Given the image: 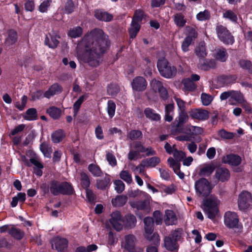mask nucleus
I'll use <instances>...</instances> for the list:
<instances>
[{"label": "nucleus", "mask_w": 252, "mask_h": 252, "mask_svg": "<svg viewBox=\"0 0 252 252\" xmlns=\"http://www.w3.org/2000/svg\"><path fill=\"white\" fill-rule=\"evenodd\" d=\"M109 45L107 36L100 29L87 33L78 43L75 56L78 60L97 67L102 61L101 55Z\"/></svg>", "instance_id": "1"}, {"label": "nucleus", "mask_w": 252, "mask_h": 252, "mask_svg": "<svg viewBox=\"0 0 252 252\" xmlns=\"http://www.w3.org/2000/svg\"><path fill=\"white\" fill-rule=\"evenodd\" d=\"M150 89L148 93V97L149 99L156 100L158 98L157 93L163 99L168 98V94L166 89L163 86L161 82L155 78L152 79L150 82Z\"/></svg>", "instance_id": "2"}, {"label": "nucleus", "mask_w": 252, "mask_h": 252, "mask_svg": "<svg viewBox=\"0 0 252 252\" xmlns=\"http://www.w3.org/2000/svg\"><path fill=\"white\" fill-rule=\"evenodd\" d=\"M220 204V201L214 195L204 200L203 209L208 218L213 220L218 216Z\"/></svg>", "instance_id": "3"}, {"label": "nucleus", "mask_w": 252, "mask_h": 252, "mask_svg": "<svg viewBox=\"0 0 252 252\" xmlns=\"http://www.w3.org/2000/svg\"><path fill=\"white\" fill-rule=\"evenodd\" d=\"M144 236L149 241L152 242L155 245H159L160 239L158 234L153 233L154 220L151 217H146L144 220Z\"/></svg>", "instance_id": "4"}, {"label": "nucleus", "mask_w": 252, "mask_h": 252, "mask_svg": "<svg viewBox=\"0 0 252 252\" xmlns=\"http://www.w3.org/2000/svg\"><path fill=\"white\" fill-rule=\"evenodd\" d=\"M194 188L197 196L205 197L211 192L213 186L206 179L202 178L195 182Z\"/></svg>", "instance_id": "5"}, {"label": "nucleus", "mask_w": 252, "mask_h": 252, "mask_svg": "<svg viewBox=\"0 0 252 252\" xmlns=\"http://www.w3.org/2000/svg\"><path fill=\"white\" fill-rule=\"evenodd\" d=\"M157 67L161 75L166 78H172L177 72L176 67L169 64L168 61L165 59H162L158 61Z\"/></svg>", "instance_id": "6"}, {"label": "nucleus", "mask_w": 252, "mask_h": 252, "mask_svg": "<svg viewBox=\"0 0 252 252\" xmlns=\"http://www.w3.org/2000/svg\"><path fill=\"white\" fill-rule=\"evenodd\" d=\"M50 189L54 195L59 193L70 194L73 192L72 187L66 182L60 183L57 181H53L51 183Z\"/></svg>", "instance_id": "7"}, {"label": "nucleus", "mask_w": 252, "mask_h": 252, "mask_svg": "<svg viewBox=\"0 0 252 252\" xmlns=\"http://www.w3.org/2000/svg\"><path fill=\"white\" fill-rule=\"evenodd\" d=\"M238 207L240 210H245L252 205V196L247 191H242L239 195Z\"/></svg>", "instance_id": "8"}, {"label": "nucleus", "mask_w": 252, "mask_h": 252, "mask_svg": "<svg viewBox=\"0 0 252 252\" xmlns=\"http://www.w3.org/2000/svg\"><path fill=\"white\" fill-rule=\"evenodd\" d=\"M216 30L219 39L224 43L232 44L233 43V37L225 27L219 25L217 27Z\"/></svg>", "instance_id": "9"}, {"label": "nucleus", "mask_w": 252, "mask_h": 252, "mask_svg": "<svg viewBox=\"0 0 252 252\" xmlns=\"http://www.w3.org/2000/svg\"><path fill=\"white\" fill-rule=\"evenodd\" d=\"M224 222L225 225L230 228H238L239 227L238 217L234 212L230 211L226 212L224 216Z\"/></svg>", "instance_id": "10"}, {"label": "nucleus", "mask_w": 252, "mask_h": 252, "mask_svg": "<svg viewBox=\"0 0 252 252\" xmlns=\"http://www.w3.org/2000/svg\"><path fill=\"white\" fill-rule=\"evenodd\" d=\"M189 114L191 118L200 121H205L209 117L210 113L208 111L200 108L193 109L189 111Z\"/></svg>", "instance_id": "11"}, {"label": "nucleus", "mask_w": 252, "mask_h": 252, "mask_svg": "<svg viewBox=\"0 0 252 252\" xmlns=\"http://www.w3.org/2000/svg\"><path fill=\"white\" fill-rule=\"evenodd\" d=\"M135 238L133 235H128L125 237L123 245L126 249L130 252H141L142 250L135 247Z\"/></svg>", "instance_id": "12"}, {"label": "nucleus", "mask_w": 252, "mask_h": 252, "mask_svg": "<svg viewBox=\"0 0 252 252\" xmlns=\"http://www.w3.org/2000/svg\"><path fill=\"white\" fill-rule=\"evenodd\" d=\"M131 85L133 90L137 92H142L146 89L147 83L144 77L137 76L133 79Z\"/></svg>", "instance_id": "13"}, {"label": "nucleus", "mask_w": 252, "mask_h": 252, "mask_svg": "<svg viewBox=\"0 0 252 252\" xmlns=\"http://www.w3.org/2000/svg\"><path fill=\"white\" fill-rule=\"evenodd\" d=\"M110 222L117 231H120L123 228V220L119 212L116 211L112 213Z\"/></svg>", "instance_id": "14"}, {"label": "nucleus", "mask_w": 252, "mask_h": 252, "mask_svg": "<svg viewBox=\"0 0 252 252\" xmlns=\"http://www.w3.org/2000/svg\"><path fill=\"white\" fill-rule=\"evenodd\" d=\"M58 33L55 31H51L46 35L45 39V43L51 48L57 47L59 44Z\"/></svg>", "instance_id": "15"}, {"label": "nucleus", "mask_w": 252, "mask_h": 252, "mask_svg": "<svg viewBox=\"0 0 252 252\" xmlns=\"http://www.w3.org/2000/svg\"><path fill=\"white\" fill-rule=\"evenodd\" d=\"M167 162L169 167L173 169L174 172L178 176L180 179L184 178V174L180 171V161L170 157L167 159Z\"/></svg>", "instance_id": "16"}, {"label": "nucleus", "mask_w": 252, "mask_h": 252, "mask_svg": "<svg viewBox=\"0 0 252 252\" xmlns=\"http://www.w3.org/2000/svg\"><path fill=\"white\" fill-rule=\"evenodd\" d=\"M183 132L190 135L192 140L195 136L201 134L203 132V130L201 127L187 125L184 127Z\"/></svg>", "instance_id": "17"}, {"label": "nucleus", "mask_w": 252, "mask_h": 252, "mask_svg": "<svg viewBox=\"0 0 252 252\" xmlns=\"http://www.w3.org/2000/svg\"><path fill=\"white\" fill-rule=\"evenodd\" d=\"M63 91L61 85L58 83H54L44 93V97L50 98L56 94H60Z\"/></svg>", "instance_id": "18"}, {"label": "nucleus", "mask_w": 252, "mask_h": 252, "mask_svg": "<svg viewBox=\"0 0 252 252\" xmlns=\"http://www.w3.org/2000/svg\"><path fill=\"white\" fill-rule=\"evenodd\" d=\"M230 104L235 105L237 104H242L245 102L243 94L239 91L232 90Z\"/></svg>", "instance_id": "19"}, {"label": "nucleus", "mask_w": 252, "mask_h": 252, "mask_svg": "<svg viewBox=\"0 0 252 252\" xmlns=\"http://www.w3.org/2000/svg\"><path fill=\"white\" fill-rule=\"evenodd\" d=\"M222 161L225 163H228L233 166H237L241 162V158L237 155L229 154L224 156L222 158Z\"/></svg>", "instance_id": "20"}, {"label": "nucleus", "mask_w": 252, "mask_h": 252, "mask_svg": "<svg viewBox=\"0 0 252 252\" xmlns=\"http://www.w3.org/2000/svg\"><path fill=\"white\" fill-rule=\"evenodd\" d=\"M164 220L166 225H173L176 223L177 218L172 210H167L165 212Z\"/></svg>", "instance_id": "21"}, {"label": "nucleus", "mask_w": 252, "mask_h": 252, "mask_svg": "<svg viewBox=\"0 0 252 252\" xmlns=\"http://www.w3.org/2000/svg\"><path fill=\"white\" fill-rule=\"evenodd\" d=\"M215 176L219 180L224 182L229 179L230 174L228 169L220 167L216 170Z\"/></svg>", "instance_id": "22"}, {"label": "nucleus", "mask_w": 252, "mask_h": 252, "mask_svg": "<svg viewBox=\"0 0 252 252\" xmlns=\"http://www.w3.org/2000/svg\"><path fill=\"white\" fill-rule=\"evenodd\" d=\"M216 66L215 61L211 60H204L201 59L199 60L198 67L203 70H208L211 68H214Z\"/></svg>", "instance_id": "23"}, {"label": "nucleus", "mask_w": 252, "mask_h": 252, "mask_svg": "<svg viewBox=\"0 0 252 252\" xmlns=\"http://www.w3.org/2000/svg\"><path fill=\"white\" fill-rule=\"evenodd\" d=\"M68 242L65 238L56 237L53 240L52 247H55L58 251H62L67 246Z\"/></svg>", "instance_id": "24"}, {"label": "nucleus", "mask_w": 252, "mask_h": 252, "mask_svg": "<svg viewBox=\"0 0 252 252\" xmlns=\"http://www.w3.org/2000/svg\"><path fill=\"white\" fill-rule=\"evenodd\" d=\"M5 36L6 38L5 43L7 46L12 45L17 41V33L13 30L7 31L6 33Z\"/></svg>", "instance_id": "25"}, {"label": "nucleus", "mask_w": 252, "mask_h": 252, "mask_svg": "<svg viewBox=\"0 0 252 252\" xmlns=\"http://www.w3.org/2000/svg\"><path fill=\"white\" fill-rule=\"evenodd\" d=\"M174 105L173 104H168L165 106L164 119L166 121L170 122L173 120L174 114Z\"/></svg>", "instance_id": "26"}, {"label": "nucleus", "mask_w": 252, "mask_h": 252, "mask_svg": "<svg viewBox=\"0 0 252 252\" xmlns=\"http://www.w3.org/2000/svg\"><path fill=\"white\" fill-rule=\"evenodd\" d=\"M94 16L97 19L106 22L111 21L113 18L112 15L101 10H95Z\"/></svg>", "instance_id": "27"}, {"label": "nucleus", "mask_w": 252, "mask_h": 252, "mask_svg": "<svg viewBox=\"0 0 252 252\" xmlns=\"http://www.w3.org/2000/svg\"><path fill=\"white\" fill-rule=\"evenodd\" d=\"M215 169V166L213 164H207L203 165L199 172L200 176H208L211 175Z\"/></svg>", "instance_id": "28"}, {"label": "nucleus", "mask_w": 252, "mask_h": 252, "mask_svg": "<svg viewBox=\"0 0 252 252\" xmlns=\"http://www.w3.org/2000/svg\"><path fill=\"white\" fill-rule=\"evenodd\" d=\"M129 204L131 207L137 210H144L149 206V202L147 200L130 201Z\"/></svg>", "instance_id": "29"}, {"label": "nucleus", "mask_w": 252, "mask_h": 252, "mask_svg": "<svg viewBox=\"0 0 252 252\" xmlns=\"http://www.w3.org/2000/svg\"><path fill=\"white\" fill-rule=\"evenodd\" d=\"M127 198L126 195H118L112 199V204L114 206L120 207L124 205L127 202Z\"/></svg>", "instance_id": "30"}, {"label": "nucleus", "mask_w": 252, "mask_h": 252, "mask_svg": "<svg viewBox=\"0 0 252 252\" xmlns=\"http://www.w3.org/2000/svg\"><path fill=\"white\" fill-rule=\"evenodd\" d=\"M189 119V116L186 111L179 112V115L176 119L177 126H180L186 123Z\"/></svg>", "instance_id": "31"}, {"label": "nucleus", "mask_w": 252, "mask_h": 252, "mask_svg": "<svg viewBox=\"0 0 252 252\" xmlns=\"http://www.w3.org/2000/svg\"><path fill=\"white\" fill-rule=\"evenodd\" d=\"M65 134L63 130L60 129L54 132L51 136L52 141L55 143L60 142L65 137Z\"/></svg>", "instance_id": "32"}, {"label": "nucleus", "mask_w": 252, "mask_h": 252, "mask_svg": "<svg viewBox=\"0 0 252 252\" xmlns=\"http://www.w3.org/2000/svg\"><path fill=\"white\" fill-rule=\"evenodd\" d=\"M89 172L94 177H99L102 175V172L100 167L96 164L91 163L88 167Z\"/></svg>", "instance_id": "33"}, {"label": "nucleus", "mask_w": 252, "mask_h": 252, "mask_svg": "<svg viewBox=\"0 0 252 252\" xmlns=\"http://www.w3.org/2000/svg\"><path fill=\"white\" fill-rule=\"evenodd\" d=\"M214 57L217 60L223 62L226 60L228 55L224 49H220L216 51Z\"/></svg>", "instance_id": "34"}, {"label": "nucleus", "mask_w": 252, "mask_h": 252, "mask_svg": "<svg viewBox=\"0 0 252 252\" xmlns=\"http://www.w3.org/2000/svg\"><path fill=\"white\" fill-rule=\"evenodd\" d=\"M140 28V25L139 23L132 21L130 28L129 29V32L131 38H134L135 37Z\"/></svg>", "instance_id": "35"}, {"label": "nucleus", "mask_w": 252, "mask_h": 252, "mask_svg": "<svg viewBox=\"0 0 252 252\" xmlns=\"http://www.w3.org/2000/svg\"><path fill=\"white\" fill-rule=\"evenodd\" d=\"M144 113L146 117L151 120L158 121L160 118L159 114L156 113L154 110L150 108H147L145 109Z\"/></svg>", "instance_id": "36"}, {"label": "nucleus", "mask_w": 252, "mask_h": 252, "mask_svg": "<svg viewBox=\"0 0 252 252\" xmlns=\"http://www.w3.org/2000/svg\"><path fill=\"white\" fill-rule=\"evenodd\" d=\"M176 242L171 236L166 237L164 239V246L166 249L173 251L176 249Z\"/></svg>", "instance_id": "37"}, {"label": "nucleus", "mask_w": 252, "mask_h": 252, "mask_svg": "<svg viewBox=\"0 0 252 252\" xmlns=\"http://www.w3.org/2000/svg\"><path fill=\"white\" fill-rule=\"evenodd\" d=\"M83 33V29L81 27L78 26L71 28L68 32L69 36L72 38H77L80 36Z\"/></svg>", "instance_id": "38"}, {"label": "nucleus", "mask_w": 252, "mask_h": 252, "mask_svg": "<svg viewBox=\"0 0 252 252\" xmlns=\"http://www.w3.org/2000/svg\"><path fill=\"white\" fill-rule=\"evenodd\" d=\"M146 168L154 167L158 164L160 160L159 158L154 157L144 160Z\"/></svg>", "instance_id": "39"}, {"label": "nucleus", "mask_w": 252, "mask_h": 252, "mask_svg": "<svg viewBox=\"0 0 252 252\" xmlns=\"http://www.w3.org/2000/svg\"><path fill=\"white\" fill-rule=\"evenodd\" d=\"M47 112L55 119H58L61 114V109L54 106L50 107L47 109Z\"/></svg>", "instance_id": "40"}, {"label": "nucleus", "mask_w": 252, "mask_h": 252, "mask_svg": "<svg viewBox=\"0 0 252 252\" xmlns=\"http://www.w3.org/2000/svg\"><path fill=\"white\" fill-rule=\"evenodd\" d=\"M40 150L47 158H50L52 152V149L49 144L46 143H43L40 145Z\"/></svg>", "instance_id": "41"}, {"label": "nucleus", "mask_w": 252, "mask_h": 252, "mask_svg": "<svg viewBox=\"0 0 252 252\" xmlns=\"http://www.w3.org/2000/svg\"><path fill=\"white\" fill-rule=\"evenodd\" d=\"M110 184V179L108 176L105 177L103 179L98 180L96 182L97 187L101 189H105Z\"/></svg>", "instance_id": "42"}, {"label": "nucleus", "mask_w": 252, "mask_h": 252, "mask_svg": "<svg viewBox=\"0 0 252 252\" xmlns=\"http://www.w3.org/2000/svg\"><path fill=\"white\" fill-rule=\"evenodd\" d=\"M88 97V94H85L81 95L77 100L74 103L73 105L74 113L76 115L78 110L80 109V106L83 102Z\"/></svg>", "instance_id": "43"}, {"label": "nucleus", "mask_w": 252, "mask_h": 252, "mask_svg": "<svg viewBox=\"0 0 252 252\" xmlns=\"http://www.w3.org/2000/svg\"><path fill=\"white\" fill-rule=\"evenodd\" d=\"M88 97V94H85L81 95L77 100L74 103L73 105L74 113L76 115L78 110L80 109V106L83 102Z\"/></svg>", "instance_id": "44"}, {"label": "nucleus", "mask_w": 252, "mask_h": 252, "mask_svg": "<svg viewBox=\"0 0 252 252\" xmlns=\"http://www.w3.org/2000/svg\"><path fill=\"white\" fill-rule=\"evenodd\" d=\"M120 177L127 184H130L132 182V176L127 170H122L120 173Z\"/></svg>", "instance_id": "45"}, {"label": "nucleus", "mask_w": 252, "mask_h": 252, "mask_svg": "<svg viewBox=\"0 0 252 252\" xmlns=\"http://www.w3.org/2000/svg\"><path fill=\"white\" fill-rule=\"evenodd\" d=\"M52 0H43L40 4L38 9L40 12H46L52 3Z\"/></svg>", "instance_id": "46"}, {"label": "nucleus", "mask_w": 252, "mask_h": 252, "mask_svg": "<svg viewBox=\"0 0 252 252\" xmlns=\"http://www.w3.org/2000/svg\"><path fill=\"white\" fill-rule=\"evenodd\" d=\"M174 20L175 24L179 27H183L186 23L184 17L180 14H177L174 16Z\"/></svg>", "instance_id": "47"}, {"label": "nucleus", "mask_w": 252, "mask_h": 252, "mask_svg": "<svg viewBox=\"0 0 252 252\" xmlns=\"http://www.w3.org/2000/svg\"><path fill=\"white\" fill-rule=\"evenodd\" d=\"M116 105L112 100H109L107 102V113L110 118H112L115 113Z\"/></svg>", "instance_id": "48"}, {"label": "nucleus", "mask_w": 252, "mask_h": 252, "mask_svg": "<svg viewBox=\"0 0 252 252\" xmlns=\"http://www.w3.org/2000/svg\"><path fill=\"white\" fill-rule=\"evenodd\" d=\"M183 230L182 228H178L172 231L170 236L176 241L180 240L183 236Z\"/></svg>", "instance_id": "49"}, {"label": "nucleus", "mask_w": 252, "mask_h": 252, "mask_svg": "<svg viewBox=\"0 0 252 252\" xmlns=\"http://www.w3.org/2000/svg\"><path fill=\"white\" fill-rule=\"evenodd\" d=\"M223 17L228 19L232 22H235L237 21V17L236 14L231 10H227L223 13Z\"/></svg>", "instance_id": "50"}, {"label": "nucleus", "mask_w": 252, "mask_h": 252, "mask_svg": "<svg viewBox=\"0 0 252 252\" xmlns=\"http://www.w3.org/2000/svg\"><path fill=\"white\" fill-rule=\"evenodd\" d=\"M80 180L82 187L87 189L89 187L90 184V180L86 173L84 172L80 173Z\"/></svg>", "instance_id": "51"}, {"label": "nucleus", "mask_w": 252, "mask_h": 252, "mask_svg": "<svg viewBox=\"0 0 252 252\" xmlns=\"http://www.w3.org/2000/svg\"><path fill=\"white\" fill-rule=\"evenodd\" d=\"M201 99L203 105L208 106L213 100V97L207 94L202 93L201 95Z\"/></svg>", "instance_id": "52"}, {"label": "nucleus", "mask_w": 252, "mask_h": 252, "mask_svg": "<svg viewBox=\"0 0 252 252\" xmlns=\"http://www.w3.org/2000/svg\"><path fill=\"white\" fill-rule=\"evenodd\" d=\"M144 16L145 15L143 10L137 9L134 12L132 21L140 23Z\"/></svg>", "instance_id": "53"}, {"label": "nucleus", "mask_w": 252, "mask_h": 252, "mask_svg": "<svg viewBox=\"0 0 252 252\" xmlns=\"http://www.w3.org/2000/svg\"><path fill=\"white\" fill-rule=\"evenodd\" d=\"M136 222L135 217L133 215H127L126 217V224L127 226L132 227L135 226Z\"/></svg>", "instance_id": "54"}, {"label": "nucleus", "mask_w": 252, "mask_h": 252, "mask_svg": "<svg viewBox=\"0 0 252 252\" xmlns=\"http://www.w3.org/2000/svg\"><path fill=\"white\" fill-rule=\"evenodd\" d=\"M36 110L34 108L29 109L26 112L25 118L29 121H32L36 119Z\"/></svg>", "instance_id": "55"}, {"label": "nucleus", "mask_w": 252, "mask_h": 252, "mask_svg": "<svg viewBox=\"0 0 252 252\" xmlns=\"http://www.w3.org/2000/svg\"><path fill=\"white\" fill-rule=\"evenodd\" d=\"M25 164L29 166L34 165L36 167L41 169L43 167L42 163L36 158H31L29 161H25Z\"/></svg>", "instance_id": "56"}, {"label": "nucleus", "mask_w": 252, "mask_h": 252, "mask_svg": "<svg viewBox=\"0 0 252 252\" xmlns=\"http://www.w3.org/2000/svg\"><path fill=\"white\" fill-rule=\"evenodd\" d=\"M185 89L187 90H193L195 88L194 83L189 78H186L182 81Z\"/></svg>", "instance_id": "57"}, {"label": "nucleus", "mask_w": 252, "mask_h": 252, "mask_svg": "<svg viewBox=\"0 0 252 252\" xmlns=\"http://www.w3.org/2000/svg\"><path fill=\"white\" fill-rule=\"evenodd\" d=\"M195 53L197 56L200 57H204L205 56H206L207 53L204 43L199 45L196 48Z\"/></svg>", "instance_id": "58"}, {"label": "nucleus", "mask_w": 252, "mask_h": 252, "mask_svg": "<svg viewBox=\"0 0 252 252\" xmlns=\"http://www.w3.org/2000/svg\"><path fill=\"white\" fill-rule=\"evenodd\" d=\"M114 184L115 189L118 193H121L124 190L125 185L121 180H117L114 182Z\"/></svg>", "instance_id": "59"}, {"label": "nucleus", "mask_w": 252, "mask_h": 252, "mask_svg": "<svg viewBox=\"0 0 252 252\" xmlns=\"http://www.w3.org/2000/svg\"><path fill=\"white\" fill-rule=\"evenodd\" d=\"M9 234L17 239H21L24 236L23 232L16 228L11 229Z\"/></svg>", "instance_id": "60"}, {"label": "nucleus", "mask_w": 252, "mask_h": 252, "mask_svg": "<svg viewBox=\"0 0 252 252\" xmlns=\"http://www.w3.org/2000/svg\"><path fill=\"white\" fill-rule=\"evenodd\" d=\"M219 136L223 139H230L234 137V134L232 132H227L224 129L220 130L218 132Z\"/></svg>", "instance_id": "61"}, {"label": "nucleus", "mask_w": 252, "mask_h": 252, "mask_svg": "<svg viewBox=\"0 0 252 252\" xmlns=\"http://www.w3.org/2000/svg\"><path fill=\"white\" fill-rule=\"evenodd\" d=\"M192 40L189 36H187L183 40L182 44V49L186 52L189 51V47L191 44Z\"/></svg>", "instance_id": "62"}, {"label": "nucleus", "mask_w": 252, "mask_h": 252, "mask_svg": "<svg viewBox=\"0 0 252 252\" xmlns=\"http://www.w3.org/2000/svg\"><path fill=\"white\" fill-rule=\"evenodd\" d=\"M172 155L174 157L175 159L181 161L185 157V153L181 151H178L177 149H174L173 150Z\"/></svg>", "instance_id": "63"}, {"label": "nucleus", "mask_w": 252, "mask_h": 252, "mask_svg": "<svg viewBox=\"0 0 252 252\" xmlns=\"http://www.w3.org/2000/svg\"><path fill=\"white\" fill-rule=\"evenodd\" d=\"M239 65L244 69L248 70L250 72L252 71V64L249 61L241 60L239 62Z\"/></svg>", "instance_id": "64"}]
</instances>
